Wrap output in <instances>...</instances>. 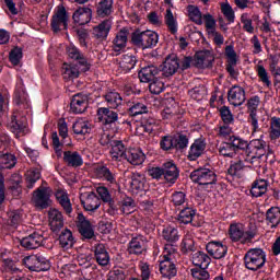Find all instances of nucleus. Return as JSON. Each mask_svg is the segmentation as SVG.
<instances>
[{
    "label": "nucleus",
    "mask_w": 280,
    "mask_h": 280,
    "mask_svg": "<svg viewBox=\"0 0 280 280\" xmlns=\"http://www.w3.org/2000/svg\"><path fill=\"white\" fill-rule=\"evenodd\" d=\"M63 161L67 163L68 167H82L84 165V159L78 151H65Z\"/></svg>",
    "instance_id": "obj_27"
},
{
    "label": "nucleus",
    "mask_w": 280,
    "mask_h": 280,
    "mask_svg": "<svg viewBox=\"0 0 280 280\" xmlns=\"http://www.w3.org/2000/svg\"><path fill=\"white\" fill-rule=\"evenodd\" d=\"M196 215V210L190 207H186L179 211L177 220L180 224H191L194 222V218Z\"/></svg>",
    "instance_id": "obj_42"
},
{
    "label": "nucleus",
    "mask_w": 280,
    "mask_h": 280,
    "mask_svg": "<svg viewBox=\"0 0 280 280\" xmlns=\"http://www.w3.org/2000/svg\"><path fill=\"white\" fill-rule=\"evenodd\" d=\"M207 268L209 267H195L190 269V273L192 279L197 280H207L211 275H209V271H207Z\"/></svg>",
    "instance_id": "obj_54"
},
{
    "label": "nucleus",
    "mask_w": 280,
    "mask_h": 280,
    "mask_svg": "<svg viewBox=\"0 0 280 280\" xmlns=\"http://www.w3.org/2000/svg\"><path fill=\"white\" fill-rule=\"evenodd\" d=\"M72 19L78 25H86L88 23H91V19H93V10L84 5L79 7L73 12Z\"/></svg>",
    "instance_id": "obj_17"
},
{
    "label": "nucleus",
    "mask_w": 280,
    "mask_h": 280,
    "mask_svg": "<svg viewBox=\"0 0 280 280\" xmlns=\"http://www.w3.org/2000/svg\"><path fill=\"white\" fill-rule=\"evenodd\" d=\"M220 117L226 126H231L235 121V118L233 117V113L231 112V108L229 106H222L219 109Z\"/></svg>",
    "instance_id": "obj_53"
},
{
    "label": "nucleus",
    "mask_w": 280,
    "mask_h": 280,
    "mask_svg": "<svg viewBox=\"0 0 280 280\" xmlns=\"http://www.w3.org/2000/svg\"><path fill=\"white\" fill-rule=\"evenodd\" d=\"M160 148L163 152L174 151V135L162 136L160 140Z\"/></svg>",
    "instance_id": "obj_46"
},
{
    "label": "nucleus",
    "mask_w": 280,
    "mask_h": 280,
    "mask_svg": "<svg viewBox=\"0 0 280 280\" xmlns=\"http://www.w3.org/2000/svg\"><path fill=\"white\" fill-rule=\"evenodd\" d=\"M56 199L58 200L59 205L62 207L67 215L71 214L73 211V207L71 206V199H69V194L62 190H58L56 192Z\"/></svg>",
    "instance_id": "obj_38"
},
{
    "label": "nucleus",
    "mask_w": 280,
    "mask_h": 280,
    "mask_svg": "<svg viewBox=\"0 0 280 280\" xmlns=\"http://www.w3.org/2000/svg\"><path fill=\"white\" fill-rule=\"evenodd\" d=\"M149 91L152 95H161L165 91V83L158 78L150 82Z\"/></svg>",
    "instance_id": "obj_55"
},
{
    "label": "nucleus",
    "mask_w": 280,
    "mask_h": 280,
    "mask_svg": "<svg viewBox=\"0 0 280 280\" xmlns=\"http://www.w3.org/2000/svg\"><path fill=\"white\" fill-rule=\"evenodd\" d=\"M65 80H75V78H80V70L77 66H68L63 71Z\"/></svg>",
    "instance_id": "obj_62"
},
{
    "label": "nucleus",
    "mask_w": 280,
    "mask_h": 280,
    "mask_svg": "<svg viewBox=\"0 0 280 280\" xmlns=\"http://www.w3.org/2000/svg\"><path fill=\"white\" fill-rule=\"evenodd\" d=\"M171 198L174 207H182L187 200V194H185V191H175L172 194Z\"/></svg>",
    "instance_id": "obj_63"
},
{
    "label": "nucleus",
    "mask_w": 280,
    "mask_h": 280,
    "mask_svg": "<svg viewBox=\"0 0 280 280\" xmlns=\"http://www.w3.org/2000/svg\"><path fill=\"white\" fill-rule=\"evenodd\" d=\"M148 114V106L141 102H133L132 105L129 107V115L130 117H137L139 115Z\"/></svg>",
    "instance_id": "obj_47"
},
{
    "label": "nucleus",
    "mask_w": 280,
    "mask_h": 280,
    "mask_svg": "<svg viewBox=\"0 0 280 280\" xmlns=\"http://www.w3.org/2000/svg\"><path fill=\"white\" fill-rule=\"evenodd\" d=\"M160 272L164 279H174L178 275L176 264L172 260V254L164 253L163 260L160 261Z\"/></svg>",
    "instance_id": "obj_9"
},
{
    "label": "nucleus",
    "mask_w": 280,
    "mask_h": 280,
    "mask_svg": "<svg viewBox=\"0 0 280 280\" xmlns=\"http://www.w3.org/2000/svg\"><path fill=\"white\" fill-rule=\"evenodd\" d=\"M140 128H142L143 132L152 135L154 132V128H156V119L143 116L140 121Z\"/></svg>",
    "instance_id": "obj_45"
},
{
    "label": "nucleus",
    "mask_w": 280,
    "mask_h": 280,
    "mask_svg": "<svg viewBox=\"0 0 280 280\" xmlns=\"http://www.w3.org/2000/svg\"><path fill=\"white\" fill-rule=\"evenodd\" d=\"M96 14L100 19H106L113 14V0H100L96 4Z\"/></svg>",
    "instance_id": "obj_33"
},
{
    "label": "nucleus",
    "mask_w": 280,
    "mask_h": 280,
    "mask_svg": "<svg viewBox=\"0 0 280 280\" xmlns=\"http://www.w3.org/2000/svg\"><path fill=\"white\" fill-rule=\"evenodd\" d=\"M96 175L98 176V178H103V180L109 183V185L117 184V177L115 176V173H113L112 170L107 166H98L96 168Z\"/></svg>",
    "instance_id": "obj_37"
},
{
    "label": "nucleus",
    "mask_w": 280,
    "mask_h": 280,
    "mask_svg": "<svg viewBox=\"0 0 280 280\" xmlns=\"http://www.w3.org/2000/svg\"><path fill=\"white\" fill-rule=\"evenodd\" d=\"M195 67H213V55L209 50H200L195 54L194 57Z\"/></svg>",
    "instance_id": "obj_25"
},
{
    "label": "nucleus",
    "mask_w": 280,
    "mask_h": 280,
    "mask_svg": "<svg viewBox=\"0 0 280 280\" xmlns=\"http://www.w3.org/2000/svg\"><path fill=\"white\" fill-rule=\"evenodd\" d=\"M49 268H51L49 260H47V258L38 255L37 262L34 267V272H47V270H49Z\"/></svg>",
    "instance_id": "obj_57"
},
{
    "label": "nucleus",
    "mask_w": 280,
    "mask_h": 280,
    "mask_svg": "<svg viewBox=\"0 0 280 280\" xmlns=\"http://www.w3.org/2000/svg\"><path fill=\"white\" fill-rule=\"evenodd\" d=\"M206 250L213 259H224L229 253V246L220 241H210L206 245Z\"/></svg>",
    "instance_id": "obj_10"
},
{
    "label": "nucleus",
    "mask_w": 280,
    "mask_h": 280,
    "mask_svg": "<svg viewBox=\"0 0 280 280\" xmlns=\"http://www.w3.org/2000/svg\"><path fill=\"white\" fill-rule=\"evenodd\" d=\"M68 56L72 60H77V62H79V65L81 67H83L84 72L91 70V65H90L89 60L86 59V57H84V54H82V51H80L78 47H75V46L69 47Z\"/></svg>",
    "instance_id": "obj_24"
},
{
    "label": "nucleus",
    "mask_w": 280,
    "mask_h": 280,
    "mask_svg": "<svg viewBox=\"0 0 280 280\" xmlns=\"http://www.w3.org/2000/svg\"><path fill=\"white\" fill-rule=\"evenodd\" d=\"M221 11L223 16L228 19L229 23H235V11H233V7L229 2L221 4Z\"/></svg>",
    "instance_id": "obj_60"
},
{
    "label": "nucleus",
    "mask_w": 280,
    "mask_h": 280,
    "mask_svg": "<svg viewBox=\"0 0 280 280\" xmlns=\"http://www.w3.org/2000/svg\"><path fill=\"white\" fill-rule=\"evenodd\" d=\"M98 121L103 124L107 130H112L114 133L119 132L121 121L119 120V110L110 107H98L96 110Z\"/></svg>",
    "instance_id": "obj_3"
},
{
    "label": "nucleus",
    "mask_w": 280,
    "mask_h": 280,
    "mask_svg": "<svg viewBox=\"0 0 280 280\" xmlns=\"http://www.w3.org/2000/svg\"><path fill=\"white\" fill-rule=\"evenodd\" d=\"M23 58V48L15 46L9 54V60L14 67H19Z\"/></svg>",
    "instance_id": "obj_56"
},
{
    "label": "nucleus",
    "mask_w": 280,
    "mask_h": 280,
    "mask_svg": "<svg viewBox=\"0 0 280 280\" xmlns=\"http://www.w3.org/2000/svg\"><path fill=\"white\" fill-rule=\"evenodd\" d=\"M72 130L74 135H89L91 132V128L86 121L78 120L73 124Z\"/></svg>",
    "instance_id": "obj_58"
},
{
    "label": "nucleus",
    "mask_w": 280,
    "mask_h": 280,
    "mask_svg": "<svg viewBox=\"0 0 280 280\" xmlns=\"http://www.w3.org/2000/svg\"><path fill=\"white\" fill-rule=\"evenodd\" d=\"M89 108V97L82 93L74 94L70 102V110L74 115H82Z\"/></svg>",
    "instance_id": "obj_12"
},
{
    "label": "nucleus",
    "mask_w": 280,
    "mask_h": 280,
    "mask_svg": "<svg viewBox=\"0 0 280 280\" xmlns=\"http://www.w3.org/2000/svg\"><path fill=\"white\" fill-rule=\"evenodd\" d=\"M219 137L224 139V141H230L232 139H242L240 136L233 133V129L229 125H223L219 128Z\"/></svg>",
    "instance_id": "obj_50"
},
{
    "label": "nucleus",
    "mask_w": 280,
    "mask_h": 280,
    "mask_svg": "<svg viewBox=\"0 0 280 280\" xmlns=\"http://www.w3.org/2000/svg\"><path fill=\"white\" fill-rule=\"evenodd\" d=\"M164 167V182L168 187L176 185L180 178V168L176 165V162L171 160L163 163Z\"/></svg>",
    "instance_id": "obj_7"
},
{
    "label": "nucleus",
    "mask_w": 280,
    "mask_h": 280,
    "mask_svg": "<svg viewBox=\"0 0 280 280\" xmlns=\"http://www.w3.org/2000/svg\"><path fill=\"white\" fill-rule=\"evenodd\" d=\"M59 245L61 248H66V250H69V248H73V244H75V238H73V232L69 229H65L59 234Z\"/></svg>",
    "instance_id": "obj_32"
},
{
    "label": "nucleus",
    "mask_w": 280,
    "mask_h": 280,
    "mask_svg": "<svg viewBox=\"0 0 280 280\" xmlns=\"http://www.w3.org/2000/svg\"><path fill=\"white\" fill-rule=\"evenodd\" d=\"M256 71L259 81L262 82V84H265L267 89H270L272 86V81H270V77L268 75V71L266 70V68L259 65L257 66Z\"/></svg>",
    "instance_id": "obj_52"
},
{
    "label": "nucleus",
    "mask_w": 280,
    "mask_h": 280,
    "mask_svg": "<svg viewBox=\"0 0 280 280\" xmlns=\"http://www.w3.org/2000/svg\"><path fill=\"white\" fill-rule=\"evenodd\" d=\"M103 97L107 104L105 108H114L117 110V108L121 106V102H124L121 94L116 91H109L105 95H103Z\"/></svg>",
    "instance_id": "obj_29"
},
{
    "label": "nucleus",
    "mask_w": 280,
    "mask_h": 280,
    "mask_svg": "<svg viewBox=\"0 0 280 280\" xmlns=\"http://www.w3.org/2000/svg\"><path fill=\"white\" fill-rule=\"evenodd\" d=\"M110 30H113V20L106 19L93 27L92 34L96 40H106L108 34H110Z\"/></svg>",
    "instance_id": "obj_18"
},
{
    "label": "nucleus",
    "mask_w": 280,
    "mask_h": 280,
    "mask_svg": "<svg viewBox=\"0 0 280 280\" xmlns=\"http://www.w3.org/2000/svg\"><path fill=\"white\" fill-rule=\"evenodd\" d=\"M162 237L167 242V244L164 245V253H168V255H173V253H176V248H174V244L178 242V229L174 226H166L162 230Z\"/></svg>",
    "instance_id": "obj_8"
},
{
    "label": "nucleus",
    "mask_w": 280,
    "mask_h": 280,
    "mask_svg": "<svg viewBox=\"0 0 280 280\" xmlns=\"http://www.w3.org/2000/svg\"><path fill=\"white\" fill-rule=\"evenodd\" d=\"M192 264L199 268H209L211 257H209V255L202 250L196 252L192 255Z\"/></svg>",
    "instance_id": "obj_35"
},
{
    "label": "nucleus",
    "mask_w": 280,
    "mask_h": 280,
    "mask_svg": "<svg viewBox=\"0 0 280 280\" xmlns=\"http://www.w3.org/2000/svg\"><path fill=\"white\" fill-rule=\"evenodd\" d=\"M23 218L21 217V212L19 210L11 211L9 213L8 224L13 229H16L19 224H21Z\"/></svg>",
    "instance_id": "obj_61"
},
{
    "label": "nucleus",
    "mask_w": 280,
    "mask_h": 280,
    "mask_svg": "<svg viewBox=\"0 0 280 280\" xmlns=\"http://www.w3.org/2000/svg\"><path fill=\"white\" fill-rule=\"evenodd\" d=\"M189 178L192 183H197L201 187H209V185H215L218 183V175L209 164L192 171Z\"/></svg>",
    "instance_id": "obj_4"
},
{
    "label": "nucleus",
    "mask_w": 280,
    "mask_h": 280,
    "mask_svg": "<svg viewBox=\"0 0 280 280\" xmlns=\"http://www.w3.org/2000/svg\"><path fill=\"white\" fill-rule=\"evenodd\" d=\"M225 57L228 58L226 71L231 78H235L237 75V71H235V67H237V52L233 44L225 47Z\"/></svg>",
    "instance_id": "obj_16"
},
{
    "label": "nucleus",
    "mask_w": 280,
    "mask_h": 280,
    "mask_svg": "<svg viewBox=\"0 0 280 280\" xmlns=\"http://www.w3.org/2000/svg\"><path fill=\"white\" fill-rule=\"evenodd\" d=\"M20 244L23 248H26V250H34V248H38L40 244H43V235L34 232L28 236L23 237L20 241Z\"/></svg>",
    "instance_id": "obj_23"
},
{
    "label": "nucleus",
    "mask_w": 280,
    "mask_h": 280,
    "mask_svg": "<svg viewBox=\"0 0 280 280\" xmlns=\"http://www.w3.org/2000/svg\"><path fill=\"white\" fill-rule=\"evenodd\" d=\"M20 244L23 248H26V250H34V248H38L40 244H43V235L34 232L28 236L23 237L20 241Z\"/></svg>",
    "instance_id": "obj_22"
},
{
    "label": "nucleus",
    "mask_w": 280,
    "mask_h": 280,
    "mask_svg": "<svg viewBox=\"0 0 280 280\" xmlns=\"http://www.w3.org/2000/svg\"><path fill=\"white\" fill-rule=\"evenodd\" d=\"M207 150V140L205 138H198L194 140V143L188 150V161H198Z\"/></svg>",
    "instance_id": "obj_14"
},
{
    "label": "nucleus",
    "mask_w": 280,
    "mask_h": 280,
    "mask_svg": "<svg viewBox=\"0 0 280 280\" xmlns=\"http://www.w3.org/2000/svg\"><path fill=\"white\" fill-rule=\"evenodd\" d=\"M50 198L47 188L39 187L33 191L32 201L37 209H49Z\"/></svg>",
    "instance_id": "obj_11"
},
{
    "label": "nucleus",
    "mask_w": 280,
    "mask_h": 280,
    "mask_svg": "<svg viewBox=\"0 0 280 280\" xmlns=\"http://www.w3.org/2000/svg\"><path fill=\"white\" fill-rule=\"evenodd\" d=\"M129 255H143V246L141 245V241L138 237H133L127 248Z\"/></svg>",
    "instance_id": "obj_49"
},
{
    "label": "nucleus",
    "mask_w": 280,
    "mask_h": 280,
    "mask_svg": "<svg viewBox=\"0 0 280 280\" xmlns=\"http://www.w3.org/2000/svg\"><path fill=\"white\" fill-rule=\"evenodd\" d=\"M164 23L167 26L168 32L171 34H178V21L174 18V13H172V9H166V14L164 16Z\"/></svg>",
    "instance_id": "obj_39"
},
{
    "label": "nucleus",
    "mask_w": 280,
    "mask_h": 280,
    "mask_svg": "<svg viewBox=\"0 0 280 280\" xmlns=\"http://www.w3.org/2000/svg\"><path fill=\"white\" fill-rule=\"evenodd\" d=\"M230 240L232 242H240L244 245H250L255 242V237L259 235L257 231V225L250 223L248 229L244 230L242 223H232L229 229Z\"/></svg>",
    "instance_id": "obj_1"
},
{
    "label": "nucleus",
    "mask_w": 280,
    "mask_h": 280,
    "mask_svg": "<svg viewBox=\"0 0 280 280\" xmlns=\"http://www.w3.org/2000/svg\"><path fill=\"white\" fill-rule=\"evenodd\" d=\"M131 189L135 191H143L145 189V177L139 173H131L130 175Z\"/></svg>",
    "instance_id": "obj_43"
},
{
    "label": "nucleus",
    "mask_w": 280,
    "mask_h": 280,
    "mask_svg": "<svg viewBox=\"0 0 280 280\" xmlns=\"http://www.w3.org/2000/svg\"><path fill=\"white\" fill-rule=\"evenodd\" d=\"M159 73H161V68L154 65H149L141 68V70L138 72V77L140 82L150 83L159 78Z\"/></svg>",
    "instance_id": "obj_20"
},
{
    "label": "nucleus",
    "mask_w": 280,
    "mask_h": 280,
    "mask_svg": "<svg viewBox=\"0 0 280 280\" xmlns=\"http://www.w3.org/2000/svg\"><path fill=\"white\" fill-rule=\"evenodd\" d=\"M266 191H268V180L258 179L254 182L250 189V195L253 196V198H261V196H264Z\"/></svg>",
    "instance_id": "obj_36"
},
{
    "label": "nucleus",
    "mask_w": 280,
    "mask_h": 280,
    "mask_svg": "<svg viewBox=\"0 0 280 280\" xmlns=\"http://www.w3.org/2000/svg\"><path fill=\"white\" fill-rule=\"evenodd\" d=\"M228 100L237 108L246 102V91L240 85H233L228 92Z\"/></svg>",
    "instance_id": "obj_15"
},
{
    "label": "nucleus",
    "mask_w": 280,
    "mask_h": 280,
    "mask_svg": "<svg viewBox=\"0 0 280 280\" xmlns=\"http://www.w3.org/2000/svg\"><path fill=\"white\" fill-rule=\"evenodd\" d=\"M244 264L247 270L257 272L266 266V253L261 248H250L244 256Z\"/></svg>",
    "instance_id": "obj_5"
},
{
    "label": "nucleus",
    "mask_w": 280,
    "mask_h": 280,
    "mask_svg": "<svg viewBox=\"0 0 280 280\" xmlns=\"http://www.w3.org/2000/svg\"><path fill=\"white\" fill-rule=\"evenodd\" d=\"M14 104H16V106H21V104H28L27 101V92H25V90L23 88H18L15 90L14 93Z\"/></svg>",
    "instance_id": "obj_59"
},
{
    "label": "nucleus",
    "mask_w": 280,
    "mask_h": 280,
    "mask_svg": "<svg viewBox=\"0 0 280 280\" xmlns=\"http://www.w3.org/2000/svg\"><path fill=\"white\" fill-rule=\"evenodd\" d=\"M180 69V59L178 57H167L165 61L160 66V73L164 78H172Z\"/></svg>",
    "instance_id": "obj_13"
},
{
    "label": "nucleus",
    "mask_w": 280,
    "mask_h": 280,
    "mask_svg": "<svg viewBox=\"0 0 280 280\" xmlns=\"http://www.w3.org/2000/svg\"><path fill=\"white\" fill-rule=\"evenodd\" d=\"M175 152L183 154L189 148V133L177 132L173 135Z\"/></svg>",
    "instance_id": "obj_26"
},
{
    "label": "nucleus",
    "mask_w": 280,
    "mask_h": 280,
    "mask_svg": "<svg viewBox=\"0 0 280 280\" xmlns=\"http://www.w3.org/2000/svg\"><path fill=\"white\" fill-rule=\"evenodd\" d=\"M143 36L144 31L136 30L131 34V43L135 45V47H139L140 49H143Z\"/></svg>",
    "instance_id": "obj_64"
},
{
    "label": "nucleus",
    "mask_w": 280,
    "mask_h": 280,
    "mask_svg": "<svg viewBox=\"0 0 280 280\" xmlns=\"http://www.w3.org/2000/svg\"><path fill=\"white\" fill-rule=\"evenodd\" d=\"M188 14L192 23H196V25H202V12L198 7L191 4L188 5Z\"/></svg>",
    "instance_id": "obj_48"
},
{
    "label": "nucleus",
    "mask_w": 280,
    "mask_h": 280,
    "mask_svg": "<svg viewBox=\"0 0 280 280\" xmlns=\"http://www.w3.org/2000/svg\"><path fill=\"white\" fill-rule=\"evenodd\" d=\"M110 154H113L114 159H126L128 150H126V145L121 140H114V142H112Z\"/></svg>",
    "instance_id": "obj_41"
},
{
    "label": "nucleus",
    "mask_w": 280,
    "mask_h": 280,
    "mask_svg": "<svg viewBox=\"0 0 280 280\" xmlns=\"http://www.w3.org/2000/svg\"><path fill=\"white\" fill-rule=\"evenodd\" d=\"M260 98L255 95L250 97L247 102L248 108H254L249 113L248 124L253 127V132H259V120L257 119V110L256 108L259 106Z\"/></svg>",
    "instance_id": "obj_19"
},
{
    "label": "nucleus",
    "mask_w": 280,
    "mask_h": 280,
    "mask_svg": "<svg viewBox=\"0 0 280 280\" xmlns=\"http://www.w3.org/2000/svg\"><path fill=\"white\" fill-rule=\"evenodd\" d=\"M11 128L18 132H24L25 128H27V118H16V116H13L11 118Z\"/></svg>",
    "instance_id": "obj_51"
},
{
    "label": "nucleus",
    "mask_w": 280,
    "mask_h": 280,
    "mask_svg": "<svg viewBox=\"0 0 280 280\" xmlns=\"http://www.w3.org/2000/svg\"><path fill=\"white\" fill-rule=\"evenodd\" d=\"M94 257L98 266H108V264H110V255L104 244H97L94 247Z\"/></svg>",
    "instance_id": "obj_28"
},
{
    "label": "nucleus",
    "mask_w": 280,
    "mask_h": 280,
    "mask_svg": "<svg viewBox=\"0 0 280 280\" xmlns=\"http://www.w3.org/2000/svg\"><path fill=\"white\" fill-rule=\"evenodd\" d=\"M0 163L3 170H12L16 166V155L12 153H3L0 151Z\"/></svg>",
    "instance_id": "obj_44"
},
{
    "label": "nucleus",
    "mask_w": 280,
    "mask_h": 280,
    "mask_svg": "<svg viewBox=\"0 0 280 280\" xmlns=\"http://www.w3.org/2000/svg\"><path fill=\"white\" fill-rule=\"evenodd\" d=\"M250 148V143L248 141L242 139H231L230 140H223L219 145V154L220 156H223L224 159H235L237 156V152L242 150L245 152V150H248Z\"/></svg>",
    "instance_id": "obj_2"
},
{
    "label": "nucleus",
    "mask_w": 280,
    "mask_h": 280,
    "mask_svg": "<svg viewBox=\"0 0 280 280\" xmlns=\"http://www.w3.org/2000/svg\"><path fill=\"white\" fill-rule=\"evenodd\" d=\"M156 45H159V33L150 30L144 31L142 49H152Z\"/></svg>",
    "instance_id": "obj_34"
},
{
    "label": "nucleus",
    "mask_w": 280,
    "mask_h": 280,
    "mask_svg": "<svg viewBox=\"0 0 280 280\" xmlns=\"http://www.w3.org/2000/svg\"><path fill=\"white\" fill-rule=\"evenodd\" d=\"M130 35V31L126 27L121 28L113 40V51L119 54L121 49H126V45H128V36Z\"/></svg>",
    "instance_id": "obj_21"
},
{
    "label": "nucleus",
    "mask_w": 280,
    "mask_h": 280,
    "mask_svg": "<svg viewBox=\"0 0 280 280\" xmlns=\"http://www.w3.org/2000/svg\"><path fill=\"white\" fill-rule=\"evenodd\" d=\"M50 27L54 34H58V32L69 27V13L67 12L65 5L59 4L57 7V10L50 20Z\"/></svg>",
    "instance_id": "obj_6"
},
{
    "label": "nucleus",
    "mask_w": 280,
    "mask_h": 280,
    "mask_svg": "<svg viewBox=\"0 0 280 280\" xmlns=\"http://www.w3.org/2000/svg\"><path fill=\"white\" fill-rule=\"evenodd\" d=\"M50 218V229L56 233V231H60L62 226H65V218L62 217V212L57 209H52L49 212Z\"/></svg>",
    "instance_id": "obj_31"
},
{
    "label": "nucleus",
    "mask_w": 280,
    "mask_h": 280,
    "mask_svg": "<svg viewBox=\"0 0 280 280\" xmlns=\"http://www.w3.org/2000/svg\"><path fill=\"white\" fill-rule=\"evenodd\" d=\"M266 220L271 224V229H277L280 224L279 207H271L266 212Z\"/></svg>",
    "instance_id": "obj_40"
},
{
    "label": "nucleus",
    "mask_w": 280,
    "mask_h": 280,
    "mask_svg": "<svg viewBox=\"0 0 280 280\" xmlns=\"http://www.w3.org/2000/svg\"><path fill=\"white\" fill-rule=\"evenodd\" d=\"M125 159L131 165H142L145 161V153L139 149H131L127 151Z\"/></svg>",
    "instance_id": "obj_30"
}]
</instances>
